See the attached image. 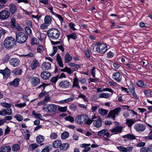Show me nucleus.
Masks as SVG:
<instances>
[{
  "instance_id": "1",
  "label": "nucleus",
  "mask_w": 152,
  "mask_h": 152,
  "mask_svg": "<svg viewBox=\"0 0 152 152\" xmlns=\"http://www.w3.org/2000/svg\"><path fill=\"white\" fill-rule=\"evenodd\" d=\"M75 120L78 124L80 125L83 124L90 125L91 124L90 118L86 114H82L78 116L75 118Z\"/></svg>"
},
{
  "instance_id": "2",
  "label": "nucleus",
  "mask_w": 152,
  "mask_h": 152,
  "mask_svg": "<svg viewBox=\"0 0 152 152\" xmlns=\"http://www.w3.org/2000/svg\"><path fill=\"white\" fill-rule=\"evenodd\" d=\"M15 39L12 37H9L5 39L4 42L5 48L8 49H10L14 47L16 45Z\"/></svg>"
},
{
  "instance_id": "3",
  "label": "nucleus",
  "mask_w": 152,
  "mask_h": 152,
  "mask_svg": "<svg viewBox=\"0 0 152 152\" xmlns=\"http://www.w3.org/2000/svg\"><path fill=\"white\" fill-rule=\"evenodd\" d=\"M47 35L50 39H57L60 35L59 30L56 28H51L49 29L47 33Z\"/></svg>"
},
{
  "instance_id": "4",
  "label": "nucleus",
  "mask_w": 152,
  "mask_h": 152,
  "mask_svg": "<svg viewBox=\"0 0 152 152\" xmlns=\"http://www.w3.org/2000/svg\"><path fill=\"white\" fill-rule=\"evenodd\" d=\"M16 39L18 43L22 44L25 42L27 40L28 36L23 32L16 31Z\"/></svg>"
},
{
  "instance_id": "5",
  "label": "nucleus",
  "mask_w": 152,
  "mask_h": 152,
  "mask_svg": "<svg viewBox=\"0 0 152 152\" xmlns=\"http://www.w3.org/2000/svg\"><path fill=\"white\" fill-rule=\"evenodd\" d=\"M57 106L56 105L53 104H49L43 107V110L46 113H55L57 110Z\"/></svg>"
},
{
  "instance_id": "6",
  "label": "nucleus",
  "mask_w": 152,
  "mask_h": 152,
  "mask_svg": "<svg viewBox=\"0 0 152 152\" xmlns=\"http://www.w3.org/2000/svg\"><path fill=\"white\" fill-rule=\"evenodd\" d=\"M97 47L96 48V51L100 53H105L107 50V47L104 44H102L99 42H97L95 44Z\"/></svg>"
},
{
  "instance_id": "7",
  "label": "nucleus",
  "mask_w": 152,
  "mask_h": 152,
  "mask_svg": "<svg viewBox=\"0 0 152 152\" xmlns=\"http://www.w3.org/2000/svg\"><path fill=\"white\" fill-rule=\"evenodd\" d=\"M90 120L91 121V123L93 122V125L97 127H100L102 126V120L101 118L95 115L94 114L92 116Z\"/></svg>"
},
{
  "instance_id": "8",
  "label": "nucleus",
  "mask_w": 152,
  "mask_h": 152,
  "mask_svg": "<svg viewBox=\"0 0 152 152\" xmlns=\"http://www.w3.org/2000/svg\"><path fill=\"white\" fill-rule=\"evenodd\" d=\"M121 110L120 107L116 108L113 110H111L108 115L107 117L111 118L114 120L116 116H118Z\"/></svg>"
},
{
  "instance_id": "9",
  "label": "nucleus",
  "mask_w": 152,
  "mask_h": 152,
  "mask_svg": "<svg viewBox=\"0 0 152 152\" xmlns=\"http://www.w3.org/2000/svg\"><path fill=\"white\" fill-rule=\"evenodd\" d=\"M10 16V12L7 10H4L0 12V19L5 20L8 18Z\"/></svg>"
},
{
  "instance_id": "10",
  "label": "nucleus",
  "mask_w": 152,
  "mask_h": 152,
  "mask_svg": "<svg viewBox=\"0 0 152 152\" xmlns=\"http://www.w3.org/2000/svg\"><path fill=\"white\" fill-rule=\"evenodd\" d=\"M29 81L33 86H35L38 85L40 82V79L36 77H31Z\"/></svg>"
},
{
  "instance_id": "11",
  "label": "nucleus",
  "mask_w": 152,
  "mask_h": 152,
  "mask_svg": "<svg viewBox=\"0 0 152 152\" xmlns=\"http://www.w3.org/2000/svg\"><path fill=\"white\" fill-rule=\"evenodd\" d=\"M97 135L99 136H103L107 140H109L108 138L110 137L109 133L107 132V130L103 129L98 132Z\"/></svg>"
},
{
  "instance_id": "12",
  "label": "nucleus",
  "mask_w": 152,
  "mask_h": 152,
  "mask_svg": "<svg viewBox=\"0 0 152 152\" xmlns=\"http://www.w3.org/2000/svg\"><path fill=\"white\" fill-rule=\"evenodd\" d=\"M145 126L142 124H136L134 126V128L137 132H141L145 129Z\"/></svg>"
},
{
  "instance_id": "13",
  "label": "nucleus",
  "mask_w": 152,
  "mask_h": 152,
  "mask_svg": "<svg viewBox=\"0 0 152 152\" xmlns=\"http://www.w3.org/2000/svg\"><path fill=\"white\" fill-rule=\"evenodd\" d=\"M0 73L3 75L4 78H7L10 76L11 71L8 67H6L4 70L0 69Z\"/></svg>"
},
{
  "instance_id": "14",
  "label": "nucleus",
  "mask_w": 152,
  "mask_h": 152,
  "mask_svg": "<svg viewBox=\"0 0 152 152\" xmlns=\"http://www.w3.org/2000/svg\"><path fill=\"white\" fill-rule=\"evenodd\" d=\"M70 83L66 80L61 81L59 83V86L62 88H66L69 87L70 86Z\"/></svg>"
},
{
  "instance_id": "15",
  "label": "nucleus",
  "mask_w": 152,
  "mask_h": 152,
  "mask_svg": "<svg viewBox=\"0 0 152 152\" xmlns=\"http://www.w3.org/2000/svg\"><path fill=\"white\" fill-rule=\"evenodd\" d=\"M9 63L11 65L14 67H16L20 64V61L17 58H12L10 60Z\"/></svg>"
},
{
  "instance_id": "16",
  "label": "nucleus",
  "mask_w": 152,
  "mask_h": 152,
  "mask_svg": "<svg viewBox=\"0 0 152 152\" xmlns=\"http://www.w3.org/2000/svg\"><path fill=\"white\" fill-rule=\"evenodd\" d=\"M113 78L118 83L121 82L122 78V75L118 72H116L113 74Z\"/></svg>"
},
{
  "instance_id": "17",
  "label": "nucleus",
  "mask_w": 152,
  "mask_h": 152,
  "mask_svg": "<svg viewBox=\"0 0 152 152\" xmlns=\"http://www.w3.org/2000/svg\"><path fill=\"white\" fill-rule=\"evenodd\" d=\"M41 68L43 70L50 69L51 68V64L50 62H45L42 64Z\"/></svg>"
},
{
  "instance_id": "18",
  "label": "nucleus",
  "mask_w": 152,
  "mask_h": 152,
  "mask_svg": "<svg viewBox=\"0 0 152 152\" xmlns=\"http://www.w3.org/2000/svg\"><path fill=\"white\" fill-rule=\"evenodd\" d=\"M41 77L43 79L47 80L51 76L50 73L47 71H43L41 74Z\"/></svg>"
},
{
  "instance_id": "19",
  "label": "nucleus",
  "mask_w": 152,
  "mask_h": 152,
  "mask_svg": "<svg viewBox=\"0 0 152 152\" xmlns=\"http://www.w3.org/2000/svg\"><path fill=\"white\" fill-rule=\"evenodd\" d=\"M56 60L58 65L61 67L63 68L64 65L62 59L59 53H58L56 55Z\"/></svg>"
},
{
  "instance_id": "20",
  "label": "nucleus",
  "mask_w": 152,
  "mask_h": 152,
  "mask_svg": "<svg viewBox=\"0 0 152 152\" xmlns=\"http://www.w3.org/2000/svg\"><path fill=\"white\" fill-rule=\"evenodd\" d=\"M20 81L19 78H17L15 79L13 81L8 83V84L10 86H12L15 87H17L19 85V82Z\"/></svg>"
},
{
  "instance_id": "21",
  "label": "nucleus",
  "mask_w": 152,
  "mask_h": 152,
  "mask_svg": "<svg viewBox=\"0 0 152 152\" xmlns=\"http://www.w3.org/2000/svg\"><path fill=\"white\" fill-rule=\"evenodd\" d=\"M11 148L9 145H4L0 148V152H10Z\"/></svg>"
},
{
  "instance_id": "22",
  "label": "nucleus",
  "mask_w": 152,
  "mask_h": 152,
  "mask_svg": "<svg viewBox=\"0 0 152 152\" xmlns=\"http://www.w3.org/2000/svg\"><path fill=\"white\" fill-rule=\"evenodd\" d=\"M9 11L12 14H14L16 12L17 7L13 4H11L9 5Z\"/></svg>"
},
{
  "instance_id": "23",
  "label": "nucleus",
  "mask_w": 152,
  "mask_h": 152,
  "mask_svg": "<svg viewBox=\"0 0 152 152\" xmlns=\"http://www.w3.org/2000/svg\"><path fill=\"white\" fill-rule=\"evenodd\" d=\"M62 142L60 140H56L53 142L52 146L54 148H60L61 144Z\"/></svg>"
},
{
  "instance_id": "24",
  "label": "nucleus",
  "mask_w": 152,
  "mask_h": 152,
  "mask_svg": "<svg viewBox=\"0 0 152 152\" xmlns=\"http://www.w3.org/2000/svg\"><path fill=\"white\" fill-rule=\"evenodd\" d=\"M123 127L122 126H117L110 129V131L112 133L121 132Z\"/></svg>"
},
{
  "instance_id": "25",
  "label": "nucleus",
  "mask_w": 152,
  "mask_h": 152,
  "mask_svg": "<svg viewBox=\"0 0 152 152\" xmlns=\"http://www.w3.org/2000/svg\"><path fill=\"white\" fill-rule=\"evenodd\" d=\"M39 65V64L38 61L36 59L33 60L31 65V67L32 69H35Z\"/></svg>"
},
{
  "instance_id": "26",
  "label": "nucleus",
  "mask_w": 152,
  "mask_h": 152,
  "mask_svg": "<svg viewBox=\"0 0 152 152\" xmlns=\"http://www.w3.org/2000/svg\"><path fill=\"white\" fill-rule=\"evenodd\" d=\"M69 145L68 143H61L60 149L63 151H65L69 148Z\"/></svg>"
},
{
  "instance_id": "27",
  "label": "nucleus",
  "mask_w": 152,
  "mask_h": 152,
  "mask_svg": "<svg viewBox=\"0 0 152 152\" xmlns=\"http://www.w3.org/2000/svg\"><path fill=\"white\" fill-rule=\"evenodd\" d=\"M52 21V17L51 16L49 15H47L45 16L44 21L45 23L50 25L51 24Z\"/></svg>"
},
{
  "instance_id": "28",
  "label": "nucleus",
  "mask_w": 152,
  "mask_h": 152,
  "mask_svg": "<svg viewBox=\"0 0 152 152\" xmlns=\"http://www.w3.org/2000/svg\"><path fill=\"white\" fill-rule=\"evenodd\" d=\"M110 96V94L102 93L98 94V97L99 98H104L106 99H108Z\"/></svg>"
},
{
  "instance_id": "29",
  "label": "nucleus",
  "mask_w": 152,
  "mask_h": 152,
  "mask_svg": "<svg viewBox=\"0 0 152 152\" xmlns=\"http://www.w3.org/2000/svg\"><path fill=\"white\" fill-rule=\"evenodd\" d=\"M72 59V57L70 56L68 53H66L65 56V63H69Z\"/></svg>"
},
{
  "instance_id": "30",
  "label": "nucleus",
  "mask_w": 152,
  "mask_h": 152,
  "mask_svg": "<svg viewBox=\"0 0 152 152\" xmlns=\"http://www.w3.org/2000/svg\"><path fill=\"white\" fill-rule=\"evenodd\" d=\"M45 139L44 136L41 135H39L37 137L36 141L38 143H40L44 141Z\"/></svg>"
},
{
  "instance_id": "31",
  "label": "nucleus",
  "mask_w": 152,
  "mask_h": 152,
  "mask_svg": "<svg viewBox=\"0 0 152 152\" xmlns=\"http://www.w3.org/2000/svg\"><path fill=\"white\" fill-rule=\"evenodd\" d=\"M126 121V123L127 124L129 127H131L132 125L136 122L135 120H133V119L129 118H127Z\"/></svg>"
},
{
  "instance_id": "32",
  "label": "nucleus",
  "mask_w": 152,
  "mask_h": 152,
  "mask_svg": "<svg viewBox=\"0 0 152 152\" xmlns=\"http://www.w3.org/2000/svg\"><path fill=\"white\" fill-rule=\"evenodd\" d=\"M136 84L138 86L141 88H145L147 86L146 84H145L143 81L141 80L137 81L136 82Z\"/></svg>"
},
{
  "instance_id": "33",
  "label": "nucleus",
  "mask_w": 152,
  "mask_h": 152,
  "mask_svg": "<svg viewBox=\"0 0 152 152\" xmlns=\"http://www.w3.org/2000/svg\"><path fill=\"white\" fill-rule=\"evenodd\" d=\"M39 39L35 37H33L31 39V43L32 45H38L39 43Z\"/></svg>"
},
{
  "instance_id": "34",
  "label": "nucleus",
  "mask_w": 152,
  "mask_h": 152,
  "mask_svg": "<svg viewBox=\"0 0 152 152\" xmlns=\"http://www.w3.org/2000/svg\"><path fill=\"white\" fill-rule=\"evenodd\" d=\"M123 137L124 138H126L131 140H134L136 139L134 135L130 134L124 135Z\"/></svg>"
},
{
  "instance_id": "35",
  "label": "nucleus",
  "mask_w": 152,
  "mask_h": 152,
  "mask_svg": "<svg viewBox=\"0 0 152 152\" xmlns=\"http://www.w3.org/2000/svg\"><path fill=\"white\" fill-rule=\"evenodd\" d=\"M69 135V133L68 132L65 131L61 134V137L62 139L64 140L67 138Z\"/></svg>"
},
{
  "instance_id": "36",
  "label": "nucleus",
  "mask_w": 152,
  "mask_h": 152,
  "mask_svg": "<svg viewBox=\"0 0 152 152\" xmlns=\"http://www.w3.org/2000/svg\"><path fill=\"white\" fill-rule=\"evenodd\" d=\"M67 37L68 38V40L69 41V39L70 38H72L74 39H76L77 38V35L75 34L72 33L70 34L67 35Z\"/></svg>"
},
{
  "instance_id": "37",
  "label": "nucleus",
  "mask_w": 152,
  "mask_h": 152,
  "mask_svg": "<svg viewBox=\"0 0 152 152\" xmlns=\"http://www.w3.org/2000/svg\"><path fill=\"white\" fill-rule=\"evenodd\" d=\"M98 112L99 114L102 115H104L107 114L108 111L106 110L101 109L98 110Z\"/></svg>"
},
{
  "instance_id": "38",
  "label": "nucleus",
  "mask_w": 152,
  "mask_h": 152,
  "mask_svg": "<svg viewBox=\"0 0 152 152\" xmlns=\"http://www.w3.org/2000/svg\"><path fill=\"white\" fill-rule=\"evenodd\" d=\"M20 149V146L18 144H15L12 145V150L13 151H17Z\"/></svg>"
},
{
  "instance_id": "39",
  "label": "nucleus",
  "mask_w": 152,
  "mask_h": 152,
  "mask_svg": "<svg viewBox=\"0 0 152 152\" xmlns=\"http://www.w3.org/2000/svg\"><path fill=\"white\" fill-rule=\"evenodd\" d=\"M12 72L15 75H20L22 73V70L20 69H15L12 71Z\"/></svg>"
},
{
  "instance_id": "40",
  "label": "nucleus",
  "mask_w": 152,
  "mask_h": 152,
  "mask_svg": "<svg viewBox=\"0 0 152 152\" xmlns=\"http://www.w3.org/2000/svg\"><path fill=\"white\" fill-rule=\"evenodd\" d=\"M145 94L150 97H152V92L148 89H145L144 91Z\"/></svg>"
},
{
  "instance_id": "41",
  "label": "nucleus",
  "mask_w": 152,
  "mask_h": 152,
  "mask_svg": "<svg viewBox=\"0 0 152 152\" xmlns=\"http://www.w3.org/2000/svg\"><path fill=\"white\" fill-rule=\"evenodd\" d=\"M58 134L57 132L51 133L50 135V138L52 140H55L57 138Z\"/></svg>"
},
{
  "instance_id": "42",
  "label": "nucleus",
  "mask_w": 152,
  "mask_h": 152,
  "mask_svg": "<svg viewBox=\"0 0 152 152\" xmlns=\"http://www.w3.org/2000/svg\"><path fill=\"white\" fill-rule=\"evenodd\" d=\"M1 105L3 107L9 108H10L12 106V105L6 102H2L1 103Z\"/></svg>"
},
{
  "instance_id": "43",
  "label": "nucleus",
  "mask_w": 152,
  "mask_h": 152,
  "mask_svg": "<svg viewBox=\"0 0 152 152\" xmlns=\"http://www.w3.org/2000/svg\"><path fill=\"white\" fill-rule=\"evenodd\" d=\"M67 106L62 107L58 106V110L61 112H65L67 111Z\"/></svg>"
},
{
  "instance_id": "44",
  "label": "nucleus",
  "mask_w": 152,
  "mask_h": 152,
  "mask_svg": "<svg viewBox=\"0 0 152 152\" xmlns=\"http://www.w3.org/2000/svg\"><path fill=\"white\" fill-rule=\"evenodd\" d=\"M38 146V145L36 144L33 143L30 145L29 146V148L31 150H34Z\"/></svg>"
},
{
  "instance_id": "45",
  "label": "nucleus",
  "mask_w": 152,
  "mask_h": 152,
  "mask_svg": "<svg viewBox=\"0 0 152 152\" xmlns=\"http://www.w3.org/2000/svg\"><path fill=\"white\" fill-rule=\"evenodd\" d=\"M32 114L33 115H34L36 118L38 119H42L41 118L42 117V116L40 114L37 113L35 111H33L32 112Z\"/></svg>"
},
{
  "instance_id": "46",
  "label": "nucleus",
  "mask_w": 152,
  "mask_h": 152,
  "mask_svg": "<svg viewBox=\"0 0 152 152\" xmlns=\"http://www.w3.org/2000/svg\"><path fill=\"white\" fill-rule=\"evenodd\" d=\"M65 119L66 121H69L72 123H73L74 121V118L70 115L66 117Z\"/></svg>"
},
{
  "instance_id": "47",
  "label": "nucleus",
  "mask_w": 152,
  "mask_h": 152,
  "mask_svg": "<svg viewBox=\"0 0 152 152\" xmlns=\"http://www.w3.org/2000/svg\"><path fill=\"white\" fill-rule=\"evenodd\" d=\"M69 26L70 28L72 30H76L77 29L75 28L76 25L72 22L69 23Z\"/></svg>"
},
{
  "instance_id": "48",
  "label": "nucleus",
  "mask_w": 152,
  "mask_h": 152,
  "mask_svg": "<svg viewBox=\"0 0 152 152\" xmlns=\"http://www.w3.org/2000/svg\"><path fill=\"white\" fill-rule=\"evenodd\" d=\"M14 27L16 30L20 31H21L23 30V28L20 26L19 24L18 23H16V24L15 26H14Z\"/></svg>"
},
{
  "instance_id": "49",
  "label": "nucleus",
  "mask_w": 152,
  "mask_h": 152,
  "mask_svg": "<svg viewBox=\"0 0 152 152\" xmlns=\"http://www.w3.org/2000/svg\"><path fill=\"white\" fill-rule=\"evenodd\" d=\"M78 97L82 98L84 101L85 102H87L88 100L86 98V96L85 95L81 93H80L78 96Z\"/></svg>"
},
{
  "instance_id": "50",
  "label": "nucleus",
  "mask_w": 152,
  "mask_h": 152,
  "mask_svg": "<svg viewBox=\"0 0 152 152\" xmlns=\"http://www.w3.org/2000/svg\"><path fill=\"white\" fill-rule=\"evenodd\" d=\"M57 47L55 46H53V52L52 53H50L49 54V55L50 56H53L56 53L57 50Z\"/></svg>"
},
{
  "instance_id": "51",
  "label": "nucleus",
  "mask_w": 152,
  "mask_h": 152,
  "mask_svg": "<svg viewBox=\"0 0 152 152\" xmlns=\"http://www.w3.org/2000/svg\"><path fill=\"white\" fill-rule=\"evenodd\" d=\"M49 26V25H48L45 23V22H44V23H43L41 25L40 28L42 29H46L48 28Z\"/></svg>"
},
{
  "instance_id": "52",
  "label": "nucleus",
  "mask_w": 152,
  "mask_h": 152,
  "mask_svg": "<svg viewBox=\"0 0 152 152\" xmlns=\"http://www.w3.org/2000/svg\"><path fill=\"white\" fill-rule=\"evenodd\" d=\"M44 48L42 45H39L37 48V52L41 53L44 51Z\"/></svg>"
},
{
  "instance_id": "53",
  "label": "nucleus",
  "mask_w": 152,
  "mask_h": 152,
  "mask_svg": "<svg viewBox=\"0 0 152 152\" xmlns=\"http://www.w3.org/2000/svg\"><path fill=\"white\" fill-rule=\"evenodd\" d=\"M129 89L130 90L131 94L135 92V88L132 85H130L129 86Z\"/></svg>"
},
{
  "instance_id": "54",
  "label": "nucleus",
  "mask_w": 152,
  "mask_h": 152,
  "mask_svg": "<svg viewBox=\"0 0 152 152\" xmlns=\"http://www.w3.org/2000/svg\"><path fill=\"white\" fill-rule=\"evenodd\" d=\"M15 117L19 121H21L23 119V117L19 114H18L15 116Z\"/></svg>"
},
{
  "instance_id": "55",
  "label": "nucleus",
  "mask_w": 152,
  "mask_h": 152,
  "mask_svg": "<svg viewBox=\"0 0 152 152\" xmlns=\"http://www.w3.org/2000/svg\"><path fill=\"white\" fill-rule=\"evenodd\" d=\"M26 103L24 102L23 103H20V104H16L15 105V106L18 107L20 108H21V107L26 106Z\"/></svg>"
},
{
  "instance_id": "56",
  "label": "nucleus",
  "mask_w": 152,
  "mask_h": 152,
  "mask_svg": "<svg viewBox=\"0 0 152 152\" xmlns=\"http://www.w3.org/2000/svg\"><path fill=\"white\" fill-rule=\"evenodd\" d=\"M30 27L27 26L25 27V29L28 35H30L31 34L32 31L31 29L30 28Z\"/></svg>"
},
{
  "instance_id": "57",
  "label": "nucleus",
  "mask_w": 152,
  "mask_h": 152,
  "mask_svg": "<svg viewBox=\"0 0 152 152\" xmlns=\"http://www.w3.org/2000/svg\"><path fill=\"white\" fill-rule=\"evenodd\" d=\"M72 87L73 88L75 87H77L78 89H80V86L78 85V82H73V84Z\"/></svg>"
},
{
  "instance_id": "58",
  "label": "nucleus",
  "mask_w": 152,
  "mask_h": 152,
  "mask_svg": "<svg viewBox=\"0 0 152 152\" xmlns=\"http://www.w3.org/2000/svg\"><path fill=\"white\" fill-rule=\"evenodd\" d=\"M117 149L120 151L126 152V148H125L123 146H120L117 147Z\"/></svg>"
},
{
  "instance_id": "59",
  "label": "nucleus",
  "mask_w": 152,
  "mask_h": 152,
  "mask_svg": "<svg viewBox=\"0 0 152 152\" xmlns=\"http://www.w3.org/2000/svg\"><path fill=\"white\" fill-rule=\"evenodd\" d=\"M48 85V84L43 83L42 85H41L38 87V88H41L42 90L44 89L45 87Z\"/></svg>"
},
{
  "instance_id": "60",
  "label": "nucleus",
  "mask_w": 152,
  "mask_h": 152,
  "mask_svg": "<svg viewBox=\"0 0 152 152\" xmlns=\"http://www.w3.org/2000/svg\"><path fill=\"white\" fill-rule=\"evenodd\" d=\"M39 2L45 5H47L49 3V1L48 0H40L39 1Z\"/></svg>"
},
{
  "instance_id": "61",
  "label": "nucleus",
  "mask_w": 152,
  "mask_h": 152,
  "mask_svg": "<svg viewBox=\"0 0 152 152\" xmlns=\"http://www.w3.org/2000/svg\"><path fill=\"white\" fill-rule=\"evenodd\" d=\"M58 80V77H52L50 80V81L51 82L55 83Z\"/></svg>"
},
{
  "instance_id": "62",
  "label": "nucleus",
  "mask_w": 152,
  "mask_h": 152,
  "mask_svg": "<svg viewBox=\"0 0 152 152\" xmlns=\"http://www.w3.org/2000/svg\"><path fill=\"white\" fill-rule=\"evenodd\" d=\"M145 145V143L144 142H141L138 143L136 145V146L137 147H143Z\"/></svg>"
},
{
  "instance_id": "63",
  "label": "nucleus",
  "mask_w": 152,
  "mask_h": 152,
  "mask_svg": "<svg viewBox=\"0 0 152 152\" xmlns=\"http://www.w3.org/2000/svg\"><path fill=\"white\" fill-rule=\"evenodd\" d=\"M55 16H56L59 19V20L61 22H62L63 21L64 18H63L62 17L61 15L58 14H56V15H55Z\"/></svg>"
},
{
  "instance_id": "64",
  "label": "nucleus",
  "mask_w": 152,
  "mask_h": 152,
  "mask_svg": "<svg viewBox=\"0 0 152 152\" xmlns=\"http://www.w3.org/2000/svg\"><path fill=\"white\" fill-rule=\"evenodd\" d=\"M140 152H148V149L147 147H142V148L140 150Z\"/></svg>"
}]
</instances>
